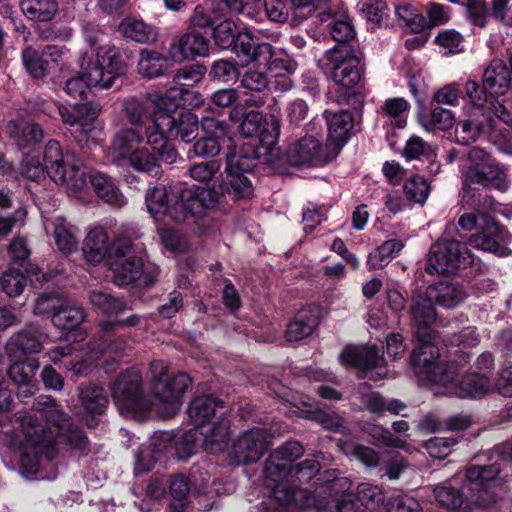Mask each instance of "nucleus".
<instances>
[{"mask_svg": "<svg viewBox=\"0 0 512 512\" xmlns=\"http://www.w3.org/2000/svg\"><path fill=\"white\" fill-rule=\"evenodd\" d=\"M90 301L95 308L107 315L120 314L128 309L124 299L116 298L101 291L91 292Z\"/></svg>", "mask_w": 512, "mask_h": 512, "instance_id": "4d7b16f0", "label": "nucleus"}, {"mask_svg": "<svg viewBox=\"0 0 512 512\" xmlns=\"http://www.w3.org/2000/svg\"><path fill=\"white\" fill-rule=\"evenodd\" d=\"M245 33H249L253 37L249 29H246L244 32H239L236 24L233 21L227 19L219 23L214 28L213 38L215 45L220 49H228L234 45L233 49L237 54L239 37Z\"/></svg>", "mask_w": 512, "mask_h": 512, "instance_id": "8fccbe9b", "label": "nucleus"}, {"mask_svg": "<svg viewBox=\"0 0 512 512\" xmlns=\"http://www.w3.org/2000/svg\"><path fill=\"white\" fill-rule=\"evenodd\" d=\"M200 440L198 427L182 433L174 438L173 456H176L180 460L187 459L195 452L197 442Z\"/></svg>", "mask_w": 512, "mask_h": 512, "instance_id": "bf43d9fd", "label": "nucleus"}, {"mask_svg": "<svg viewBox=\"0 0 512 512\" xmlns=\"http://www.w3.org/2000/svg\"><path fill=\"white\" fill-rule=\"evenodd\" d=\"M465 93L476 110L486 114H493L496 119L508 126H512V100L491 98L487 91L473 80L465 84Z\"/></svg>", "mask_w": 512, "mask_h": 512, "instance_id": "4468645a", "label": "nucleus"}, {"mask_svg": "<svg viewBox=\"0 0 512 512\" xmlns=\"http://www.w3.org/2000/svg\"><path fill=\"white\" fill-rule=\"evenodd\" d=\"M142 143L157 151L166 164H172L177 159L175 147L162 136L153 122L145 127H124L117 131L105 152V158L117 167H127V161Z\"/></svg>", "mask_w": 512, "mask_h": 512, "instance_id": "20e7f679", "label": "nucleus"}, {"mask_svg": "<svg viewBox=\"0 0 512 512\" xmlns=\"http://www.w3.org/2000/svg\"><path fill=\"white\" fill-rule=\"evenodd\" d=\"M74 111L79 118V133L87 136L92 130L93 122L98 118L101 107L91 102L76 103Z\"/></svg>", "mask_w": 512, "mask_h": 512, "instance_id": "338daca9", "label": "nucleus"}, {"mask_svg": "<svg viewBox=\"0 0 512 512\" xmlns=\"http://www.w3.org/2000/svg\"><path fill=\"white\" fill-rule=\"evenodd\" d=\"M343 365L352 366L361 370L379 368L384 363V358L379 354L376 346L347 347L340 354Z\"/></svg>", "mask_w": 512, "mask_h": 512, "instance_id": "393cba45", "label": "nucleus"}, {"mask_svg": "<svg viewBox=\"0 0 512 512\" xmlns=\"http://www.w3.org/2000/svg\"><path fill=\"white\" fill-rule=\"evenodd\" d=\"M404 243L399 239H390L369 254L367 265L369 269H378L387 265L393 257L399 254Z\"/></svg>", "mask_w": 512, "mask_h": 512, "instance_id": "603ef678", "label": "nucleus"}, {"mask_svg": "<svg viewBox=\"0 0 512 512\" xmlns=\"http://www.w3.org/2000/svg\"><path fill=\"white\" fill-rule=\"evenodd\" d=\"M44 165L49 177L56 183L77 192L86 186L80 160L70 150H63L56 140H49L44 148Z\"/></svg>", "mask_w": 512, "mask_h": 512, "instance_id": "423d86ee", "label": "nucleus"}, {"mask_svg": "<svg viewBox=\"0 0 512 512\" xmlns=\"http://www.w3.org/2000/svg\"><path fill=\"white\" fill-rule=\"evenodd\" d=\"M319 324V317L311 310L299 311L288 324L285 337L287 341H300L312 334Z\"/></svg>", "mask_w": 512, "mask_h": 512, "instance_id": "ea45409f", "label": "nucleus"}, {"mask_svg": "<svg viewBox=\"0 0 512 512\" xmlns=\"http://www.w3.org/2000/svg\"><path fill=\"white\" fill-rule=\"evenodd\" d=\"M208 47L207 38L199 30L191 29L173 40L169 53L175 62H181L207 55Z\"/></svg>", "mask_w": 512, "mask_h": 512, "instance_id": "a211bd4d", "label": "nucleus"}, {"mask_svg": "<svg viewBox=\"0 0 512 512\" xmlns=\"http://www.w3.org/2000/svg\"><path fill=\"white\" fill-rule=\"evenodd\" d=\"M62 50L57 46L48 45L41 52L32 46L22 51V62L27 73L35 79H43L59 66Z\"/></svg>", "mask_w": 512, "mask_h": 512, "instance_id": "f3484780", "label": "nucleus"}, {"mask_svg": "<svg viewBox=\"0 0 512 512\" xmlns=\"http://www.w3.org/2000/svg\"><path fill=\"white\" fill-rule=\"evenodd\" d=\"M257 157L258 153L254 148L250 153L237 151L235 148L228 151L225 167L227 177L224 182L227 194L234 198H247L252 195L253 186L247 173L252 172L253 160Z\"/></svg>", "mask_w": 512, "mask_h": 512, "instance_id": "1a4fd4ad", "label": "nucleus"}, {"mask_svg": "<svg viewBox=\"0 0 512 512\" xmlns=\"http://www.w3.org/2000/svg\"><path fill=\"white\" fill-rule=\"evenodd\" d=\"M219 198L220 194L213 188L193 186L183 190V201H188L183 209L200 217L206 209L215 207L219 203Z\"/></svg>", "mask_w": 512, "mask_h": 512, "instance_id": "7c9ffc66", "label": "nucleus"}, {"mask_svg": "<svg viewBox=\"0 0 512 512\" xmlns=\"http://www.w3.org/2000/svg\"><path fill=\"white\" fill-rule=\"evenodd\" d=\"M39 368V362L35 358H29L25 361L16 362L12 364L8 370L9 378L18 386H23L24 389L21 392L24 396L33 394L32 384L34 376Z\"/></svg>", "mask_w": 512, "mask_h": 512, "instance_id": "79ce46f5", "label": "nucleus"}, {"mask_svg": "<svg viewBox=\"0 0 512 512\" xmlns=\"http://www.w3.org/2000/svg\"><path fill=\"white\" fill-rule=\"evenodd\" d=\"M223 402L211 395L195 397L188 407V415L193 424L200 426L209 420L211 416L223 413Z\"/></svg>", "mask_w": 512, "mask_h": 512, "instance_id": "e433bc0d", "label": "nucleus"}, {"mask_svg": "<svg viewBox=\"0 0 512 512\" xmlns=\"http://www.w3.org/2000/svg\"><path fill=\"white\" fill-rule=\"evenodd\" d=\"M288 162L296 167H318L330 162L336 154L314 136H305L287 149Z\"/></svg>", "mask_w": 512, "mask_h": 512, "instance_id": "ddd939ff", "label": "nucleus"}, {"mask_svg": "<svg viewBox=\"0 0 512 512\" xmlns=\"http://www.w3.org/2000/svg\"><path fill=\"white\" fill-rule=\"evenodd\" d=\"M335 482H275L269 497L262 502L267 512H302L325 508V495L331 494Z\"/></svg>", "mask_w": 512, "mask_h": 512, "instance_id": "39448f33", "label": "nucleus"}, {"mask_svg": "<svg viewBox=\"0 0 512 512\" xmlns=\"http://www.w3.org/2000/svg\"><path fill=\"white\" fill-rule=\"evenodd\" d=\"M89 177L98 197L116 207H122L126 204L125 197L119 192L111 177L99 171L91 172Z\"/></svg>", "mask_w": 512, "mask_h": 512, "instance_id": "58836bf2", "label": "nucleus"}, {"mask_svg": "<svg viewBox=\"0 0 512 512\" xmlns=\"http://www.w3.org/2000/svg\"><path fill=\"white\" fill-rule=\"evenodd\" d=\"M269 433L263 428H252L240 434L233 446L238 465L257 462L269 446Z\"/></svg>", "mask_w": 512, "mask_h": 512, "instance_id": "2eb2a0df", "label": "nucleus"}, {"mask_svg": "<svg viewBox=\"0 0 512 512\" xmlns=\"http://www.w3.org/2000/svg\"><path fill=\"white\" fill-rule=\"evenodd\" d=\"M324 117L328 126V137L339 150L347 142L350 131L353 128L352 114L347 110L333 113L325 110Z\"/></svg>", "mask_w": 512, "mask_h": 512, "instance_id": "473e14b6", "label": "nucleus"}, {"mask_svg": "<svg viewBox=\"0 0 512 512\" xmlns=\"http://www.w3.org/2000/svg\"><path fill=\"white\" fill-rule=\"evenodd\" d=\"M161 163L165 162L160 158L157 151H153L151 147H140L131 155L129 161H127V166L132 167L137 172L158 177L162 173Z\"/></svg>", "mask_w": 512, "mask_h": 512, "instance_id": "4c0bfd02", "label": "nucleus"}, {"mask_svg": "<svg viewBox=\"0 0 512 512\" xmlns=\"http://www.w3.org/2000/svg\"><path fill=\"white\" fill-rule=\"evenodd\" d=\"M324 58L331 79L338 87L350 91L361 82L364 70L353 46L337 44L325 52Z\"/></svg>", "mask_w": 512, "mask_h": 512, "instance_id": "6e6552de", "label": "nucleus"}, {"mask_svg": "<svg viewBox=\"0 0 512 512\" xmlns=\"http://www.w3.org/2000/svg\"><path fill=\"white\" fill-rule=\"evenodd\" d=\"M237 47V57L241 65L255 63L258 67L269 70L274 77L290 75L297 68V64L288 56L276 54L268 43H257L249 33L240 35Z\"/></svg>", "mask_w": 512, "mask_h": 512, "instance_id": "0eeeda50", "label": "nucleus"}, {"mask_svg": "<svg viewBox=\"0 0 512 512\" xmlns=\"http://www.w3.org/2000/svg\"><path fill=\"white\" fill-rule=\"evenodd\" d=\"M469 258L465 244L457 240L441 239L431 246L425 270L431 275H442L454 271L461 260L467 262Z\"/></svg>", "mask_w": 512, "mask_h": 512, "instance_id": "f8f14e48", "label": "nucleus"}, {"mask_svg": "<svg viewBox=\"0 0 512 512\" xmlns=\"http://www.w3.org/2000/svg\"><path fill=\"white\" fill-rule=\"evenodd\" d=\"M36 410L44 411L45 423L25 414L20 418L19 474L22 477L34 475L39 470V455L54 459L66 448L86 455L89 441L86 435L73 425L71 418L58 408L51 396H40L34 403Z\"/></svg>", "mask_w": 512, "mask_h": 512, "instance_id": "f257e3e1", "label": "nucleus"}, {"mask_svg": "<svg viewBox=\"0 0 512 512\" xmlns=\"http://www.w3.org/2000/svg\"><path fill=\"white\" fill-rule=\"evenodd\" d=\"M338 447L344 454L354 456L368 467H374L379 464V453L371 447L341 440L338 442Z\"/></svg>", "mask_w": 512, "mask_h": 512, "instance_id": "13d9d810", "label": "nucleus"}, {"mask_svg": "<svg viewBox=\"0 0 512 512\" xmlns=\"http://www.w3.org/2000/svg\"><path fill=\"white\" fill-rule=\"evenodd\" d=\"M410 313L416 325L415 335L421 343L420 346L414 348L413 359L416 364H420L426 361V358L422 357L423 354L434 355V346L431 344L433 332L429 328L436 319L433 299L429 294H413Z\"/></svg>", "mask_w": 512, "mask_h": 512, "instance_id": "9d476101", "label": "nucleus"}, {"mask_svg": "<svg viewBox=\"0 0 512 512\" xmlns=\"http://www.w3.org/2000/svg\"><path fill=\"white\" fill-rule=\"evenodd\" d=\"M7 346L10 353L15 357L21 354L39 353L42 350L39 337L28 329L14 334Z\"/></svg>", "mask_w": 512, "mask_h": 512, "instance_id": "09e8293b", "label": "nucleus"}, {"mask_svg": "<svg viewBox=\"0 0 512 512\" xmlns=\"http://www.w3.org/2000/svg\"><path fill=\"white\" fill-rule=\"evenodd\" d=\"M20 8L28 19L47 22L57 14L58 3L56 0H20Z\"/></svg>", "mask_w": 512, "mask_h": 512, "instance_id": "a18cd8bd", "label": "nucleus"}, {"mask_svg": "<svg viewBox=\"0 0 512 512\" xmlns=\"http://www.w3.org/2000/svg\"><path fill=\"white\" fill-rule=\"evenodd\" d=\"M205 73V68L202 65H188L180 68L173 77V83L180 88H185L189 94V89L199 83Z\"/></svg>", "mask_w": 512, "mask_h": 512, "instance_id": "774afa93", "label": "nucleus"}, {"mask_svg": "<svg viewBox=\"0 0 512 512\" xmlns=\"http://www.w3.org/2000/svg\"><path fill=\"white\" fill-rule=\"evenodd\" d=\"M44 229L48 236H52L56 247L65 254L77 250L78 240L74 229L63 217L54 216L44 219Z\"/></svg>", "mask_w": 512, "mask_h": 512, "instance_id": "b1692460", "label": "nucleus"}, {"mask_svg": "<svg viewBox=\"0 0 512 512\" xmlns=\"http://www.w3.org/2000/svg\"><path fill=\"white\" fill-rule=\"evenodd\" d=\"M478 233L471 235L468 244L476 249L496 253L503 240L502 228L490 215L480 217Z\"/></svg>", "mask_w": 512, "mask_h": 512, "instance_id": "5701e85b", "label": "nucleus"}, {"mask_svg": "<svg viewBox=\"0 0 512 512\" xmlns=\"http://www.w3.org/2000/svg\"><path fill=\"white\" fill-rule=\"evenodd\" d=\"M419 123L428 132L447 130L454 124V117L450 110L435 107L428 115L419 117Z\"/></svg>", "mask_w": 512, "mask_h": 512, "instance_id": "6e6d98bb", "label": "nucleus"}, {"mask_svg": "<svg viewBox=\"0 0 512 512\" xmlns=\"http://www.w3.org/2000/svg\"><path fill=\"white\" fill-rule=\"evenodd\" d=\"M336 482L330 484L333 487L331 494L325 495L327 504L325 508L319 509L320 512H364L355 503L354 490L351 488L352 482Z\"/></svg>", "mask_w": 512, "mask_h": 512, "instance_id": "cd10ccee", "label": "nucleus"}, {"mask_svg": "<svg viewBox=\"0 0 512 512\" xmlns=\"http://www.w3.org/2000/svg\"><path fill=\"white\" fill-rule=\"evenodd\" d=\"M456 394L460 398L482 397L490 390V380L484 373H471L465 375L460 381Z\"/></svg>", "mask_w": 512, "mask_h": 512, "instance_id": "de8ad7c7", "label": "nucleus"}, {"mask_svg": "<svg viewBox=\"0 0 512 512\" xmlns=\"http://www.w3.org/2000/svg\"><path fill=\"white\" fill-rule=\"evenodd\" d=\"M355 491V499L367 508L375 509L384 504L385 492L380 485L373 482H359Z\"/></svg>", "mask_w": 512, "mask_h": 512, "instance_id": "864d4df0", "label": "nucleus"}, {"mask_svg": "<svg viewBox=\"0 0 512 512\" xmlns=\"http://www.w3.org/2000/svg\"><path fill=\"white\" fill-rule=\"evenodd\" d=\"M147 210L150 215L159 220L166 216L168 210V195L166 187L163 185L149 188L145 195Z\"/></svg>", "mask_w": 512, "mask_h": 512, "instance_id": "5fc2aeb1", "label": "nucleus"}, {"mask_svg": "<svg viewBox=\"0 0 512 512\" xmlns=\"http://www.w3.org/2000/svg\"><path fill=\"white\" fill-rule=\"evenodd\" d=\"M7 135L20 148H29L39 144L44 138V131L38 123L10 120Z\"/></svg>", "mask_w": 512, "mask_h": 512, "instance_id": "2f4dec72", "label": "nucleus"}, {"mask_svg": "<svg viewBox=\"0 0 512 512\" xmlns=\"http://www.w3.org/2000/svg\"><path fill=\"white\" fill-rule=\"evenodd\" d=\"M482 83L489 96L498 99L505 94L511 84L510 71L504 61L494 59L484 70Z\"/></svg>", "mask_w": 512, "mask_h": 512, "instance_id": "a878e982", "label": "nucleus"}, {"mask_svg": "<svg viewBox=\"0 0 512 512\" xmlns=\"http://www.w3.org/2000/svg\"><path fill=\"white\" fill-rule=\"evenodd\" d=\"M94 53L97 58H101L103 62L107 60V72L114 76V80L125 72L126 65L121 59L119 50L114 46H99L94 51H91L92 55Z\"/></svg>", "mask_w": 512, "mask_h": 512, "instance_id": "052dcab7", "label": "nucleus"}, {"mask_svg": "<svg viewBox=\"0 0 512 512\" xmlns=\"http://www.w3.org/2000/svg\"><path fill=\"white\" fill-rule=\"evenodd\" d=\"M83 255L87 262L92 264L108 260L109 241L107 232L103 228H94L86 236L83 247Z\"/></svg>", "mask_w": 512, "mask_h": 512, "instance_id": "72a5a7b5", "label": "nucleus"}, {"mask_svg": "<svg viewBox=\"0 0 512 512\" xmlns=\"http://www.w3.org/2000/svg\"><path fill=\"white\" fill-rule=\"evenodd\" d=\"M121 34L140 44H152L157 39V30L152 25L133 18L122 20L119 25Z\"/></svg>", "mask_w": 512, "mask_h": 512, "instance_id": "37998d69", "label": "nucleus"}, {"mask_svg": "<svg viewBox=\"0 0 512 512\" xmlns=\"http://www.w3.org/2000/svg\"><path fill=\"white\" fill-rule=\"evenodd\" d=\"M115 324L109 320L99 323L98 331L89 342L90 352L102 354L105 352L121 353L128 347V340L122 334L116 333Z\"/></svg>", "mask_w": 512, "mask_h": 512, "instance_id": "412c9836", "label": "nucleus"}, {"mask_svg": "<svg viewBox=\"0 0 512 512\" xmlns=\"http://www.w3.org/2000/svg\"><path fill=\"white\" fill-rule=\"evenodd\" d=\"M63 305L52 315V324L59 329H74L85 319L84 309L75 301L65 297Z\"/></svg>", "mask_w": 512, "mask_h": 512, "instance_id": "a19ab883", "label": "nucleus"}, {"mask_svg": "<svg viewBox=\"0 0 512 512\" xmlns=\"http://www.w3.org/2000/svg\"><path fill=\"white\" fill-rule=\"evenodd\" d=\"M191 482H170L169 508L172 512H182L191 501ZM196 484L197 482H192ZM228 482H200L194 485L197 490L196 497L201 509L210 510L213 508L214 500L223 490Z\"/></svg>", "mask_w": 512, "mask_h": 512, "instance_id": "9b49d317", "label": "nucleus"}, {"mask_svg": "<svg viewBox=\"0 0 512 512\" xmlns=\"http://www.w3.org/2000/svg\"><path fill=\"white\" fill-rule=\"evenodd\" d=\"M468 164L462 169V200L471 208L481 206L476 187L506 191L509 187L505 166L494 159L486 150L473 147L466 156Z\"/></svg>", "mask_w": 512, "mask_h": 512, "instance_id": "7ed1b4c3", "label": "nucleus"}, {"mask_svg": "<svg viewBox=\"0 0 512 512\" xmlns=\"http://www.w3.org/2000/svg\"><path fill=\"white\" fill-rule=\"evenodd\" d=\"M168 67V59L158 51L144 49L140 52L138 72L143 77L149 79L160 77Z\"/></svg>", "mask_w": 512, "mask_h": 512, "instance_id": "c03bdc74", "label": "nucleus"}, {"mask_svg": "<svg viewBox=\"0 0 512 512\" xmlns=\"http://www.w3.org/2000/svg\"><path fill=\"white\" fill-rule=\"evenodd\" d=\"M151 108L153 105L148 101L147 94L143 99L136 97H129L122 102V111L125 118L131 124V127H145L144 119L148 116H152Z\"/></svg>", "mask_w": 512, "mask_h": 512, "instance_id": "49530a36", "label": "nucleus"}, {"mask_svg": "<svg viewBox=\"0 0 512 512\" xmlns=\"http://www.w3.org/2000/svg\"><path fill=\"white\" fill-rule=\"evenodd\" d=\"M200 439L202 441L203 449L210 454H217L223 451L229 443V421L220 414L218 420L211 426L199 430Z\"/></svg>", "mask_w": 512, "mask_h": 512, "instance_id": "c85d7f7f", "label": "nucleus"}, {"mask_svg": "<svg viewBox=\"0 0 512 512\" xmlns=\"http://www.w3.org/2000/svg\"><path fill=\"white\" fill-rule=\"evenodd\" d=\"M404 192L410 201L424 204L430 194V185L425 177L414 175L406 180Z\"/></svg>", "mask_w": 512, "mask_h": 512, "instance_id": "0e129e2a", "label": "nucleus"}, {"mask_svg": "<svg viewBox=\"0 0 512 512\" xmlns=\"http://www.w3.org/2000/svg\"><path fill=\"white\" fill-rule=\"evenodd\" d=\"M81 74L90 87H100L108 89L114 84V76L104 71L103 65L100 63L99 58L96 61H89L81 63Z\"/></svg>", "mask_w": 512, "mask_h": 512, "instance_id": "3c124183", "label": "nucleus"}, {"mask_svg": "<svg viewBox=\"0 0 512 512\" xmlns=\"http://www.w3.org/2000/svg\"><path fill=\"white\" fill-rule=\"evenodd\" d=\"M152 391L154 399H147L142 391V375L139 370L131 368L121 373L111 387L115 405L122 414H132L149 409L150 406L163 405L165 417L175 415L181 406L184 392L191 385V378L186 373L168 377V366L162 360L150 364Z\"/></svg>", "mask_w": 512, "mask_h": 512, "instance_id": "f03ea898", "label": "nucleus"}, {"mask_svg": "<svg viewBox=\"0 0 512 512\" xmlns=\"http://www.w3.org/2000/svg\"><path fill=\"white\" fill-rule=\"evenodd\" d=\"M434 155L433 146L419 136L410 137L402 152V156L407 161L429 159Z\"/></svg>", "mask_w": 512, "mask_h": 512, "instance_id": "680f3d73", "label": "nucleus"}, {"mask_svg": "<svg viewBox=\"0 0 512 512\" xmlns=\"http://www.w3.org/2000/svg\"><path fill=\"white\" fill-rule=\"evenodd\" d=\"M114 283L126 286L139 280L143 275L144 263L139 257H128L125 260H114L110 263Z\"/></svg>", "mask_w": 512, "mask_h": 512, "instance_id": "c9c22d12", "label": "nucleus"}, {"mask_svg": "<svg viewBox=\"0 0 512 512\" xmlns=\"http://www.w3.org/2000/svg\"><path fill=\"white\" fill-rule=\"evenodd\" d=\"M153 124L166 139V135L180 137L185 143L192 142L199 129L198 116L190 111L181 112L178 117L173 115L157 116Z\"/></svg>", "mask_w": 512, "mask_h": 512, "instance_id": "dca6fc26", "label": "nucleus"}, {"mask_svg": "<svg viewBox=\"0 0 512 512\" xmlns=\"http://www.w3.org/2000/svg\"><path fill=\"white\" fill-rule=\"evenodd\" d=\"M367 434L374 440V444L379 447H393L403 449L405 451L410 450V446L406 441L395 437L388 429L373 425L367 429Z\"/></svg>", "mask_w": 512, "mask_h": 512, "instance_id": "69168bd1", "label": "nucleus"}, {"mask_svg": "<svg viewBox=\"0 0 512 512\" xmlns=\"http://www.w3.org/2000/svg\"><path fill=\"white\" fill-rule=\"evenodd\" d=\"M433 354V356L430 353L423 354L422 357L426 358V361H423V363L420 364H416L414 362L412 355V364L415 367L423 369V373L432 383L442 386H448L456 383L458 381V369L456 364L454 362L444 363L437 361L439 358V352L435 347Z\"/></svg>", "mask_w": 512, "mask_h": 512, "instance_id": "aec40b11", "label": "nucleus"}, {"mask_svg": "<svg viewBox=\"0 0 512 512\" xmlns=\"http://www.w3.org/2000/svg\"><path fill=\"white\" fill-rule=\"evenodd\" d=\"M174 435L163 431L154 433L150 439L149 452H142L136 459L135 476L152 468V464L161 460L163 455L173 456Z\"/></svg>", "mask_w": 512, "mask_h": 512, "instance_id": "6ab92c4d", "label": "nucleus"}, {"mask_svg": "<svg viewBox=\"0 0 512 512\" xmlns=\"http://www.w3.org/2000/svg\"><path fill=\"white\" fill-rule=\"evenodd\" d=\"M79 400L86 413L90 415L85 418L86 425L95 427L98 424L96 416L102 415L108 405V397L104 389L95 385L80 387Z\"/></svg>", "mask_w": 512, "mask_h": 512, "instance_id": "bb28decb", "label": "nucleus"}, {"mask_svg": "<svg viewBox=\"0 0 512 512\" xmlns=\"http://www.w3.org/2000/svg\"><path fill=\"white\" fill-rule=\"evenodd\" d=\"M185 94H188L185 88H180L175 84L164 94L158 91L148 92L147 99L153 105L151 122H155L157 116L173 115L182 104Z\"/></svg>", "mask_w": 512, "mask_h": 512, "instance_id": "c756f323", "label": "nucleus"}, {"mask_svg": "<svg viewBox=\"0 0 512 512\" xmlns=\"http://www.w3.org/2000/svg\"><path fill=\"white\" fill-rule=\"evenodd\" d=\"M426 293L429 294L438 305L447 309L455 308L462 303L467 296L462 286L452 282H439L434 284L427 289Z\"/></svg>", "mask_w": 512, "mask_h": 512, "instance_id": "f704fd0d", "label": "nucleus"}, {"mask_svg": "<svg viewBox=\"0 0 512 512\" xmlns=\"http://www.w3.org/2000/svg\"><path fill=\"white\" fill-rule=\"evenodd\" d=\"M409 107L410 104L407 100L401 97H395L387 99L381 110L385 116L393 120L392 124L398 128H403L406 125V114Z\"/></svg>", "mask_w": 512, "mask_h": 512, "instance_id": "e2e57ef3", "label": "nucleus"}, {"mask_svg": "<svg viewBox=\"0 0 512 512\" xmlns=\"http://www.w3.org/2000/svg\"><path fill=\"white\" fill-rule=\"evenodd\" d=\"M484 120L477 118L474 112L468 119L458 122L455 129V136L458 143L469 145L475 142L480 135L497 130V124L493 114L482 113Z\"/></svg>", "mask_w": 512, "mask_h": 512, "instance_id": "4be33fe9", "label": "nucleus"}]
</instances>
